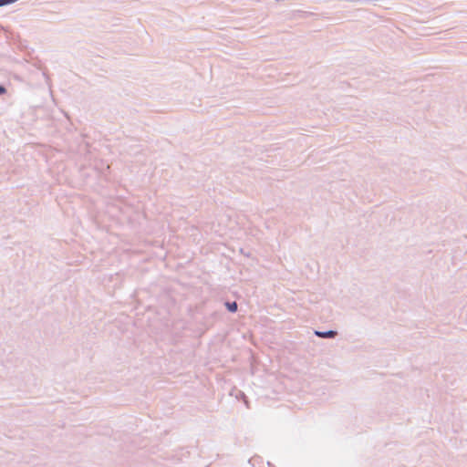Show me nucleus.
I'll list each match as a JSON object with an SVG mask.
<instances>
[{
  "instance_id": "obj_4",
  "label": "nucleus",
  "mask_w": 467,
  "mask_h": 467,
  "mask_svg": "<svg viewBox=\"0 0 467 467\" xmlns=\"http://www.w3.org/2000/svg\"><path fill=\"white\" fill-rule=\"evenodd\" d=\"M5 92V88L3 86H0V95Z\"/></svg>"
},
{
  "instance_id": "obj_2",
  "label": "nucleus",
  "mask_w": 467,
  "mask_h": 467,
  "mask_svg": "<svg viewBox=\"0 0 467 467\" xmlns=\"http://www.w3.org/2000/svg\"><path fill=\"white\" fill-rule=\"evenodd\" d=\"M226 306L231 312H235L237 310V304L235 302L226 303Z\"/></svg>"
},
{
  "instance_id": "obj_1",
  "label": "nucleus",
  "mask_w": 467,
  "mask_h": 467,
  "mask_svg": "<svg viewBox=\"0 0 467 467\" xmlns=\"http://www.w3.org/2000/svg\"><path fill=\"white\" fill-rule=\"evenodd\" d=\"M337 332L335 330H327V331H315V335L321 338H334L337 336Z\"/></svg>"
},
{
  "instance_id": "obj_3",
  "label": "nucleus",
  "mask_w": 467,
  "mask_h": 467,
  "mask_svg": "<svg viewBox=\"0 0 467 467\" xmlns=\"http://www.w3.org/2000/svg\"><path fill=\"white\" fill-rule=\"evenodd\" d=\"M17 0H0V7L16 2Z\"/></svg>"
}]
</instances>
